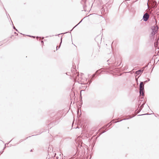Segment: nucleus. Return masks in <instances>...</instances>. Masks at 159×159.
<instances>
[{
  "label": "nucleus",
  "instance_id": "obj_8",
  "mask_svg": "<svg viewBox=\"0 0 159 159\" xmlns=\"http://www.w3.org/2000/svg\"><path fill=\"white\" fill-rule=\"evenodd\" d=\"M107 130L106 129H105L104 130L102 131V129L100 128V135L102 134V133L105 132L106 131H107Z\"/></svg>",
  "mask_w": 159,
  "mask_h": 159
},
{
  "label": "nucleus",
  "instance_id": "obj_10",
  "mask_svg": "<svg viewBox=\"0 0 159 159\" xmlns=\"http://www.w3.org/2000/svg\"><path fill=\"white\" fill-rule=\"evenodd\" d=\"M144 103H143L142 105L140 107V108L139 109L141 110H142V108L143 107L144 105Z\"/></svg>",
  "mask_w": 159,
  "mask_h": 159
},
{
  "label": "nucleus",
  "instance_id": "obj_12",
  "mask_svg": "<svg viewBox=\"0 0 159 159\" xmlns=\"http://www.w3.org/2000/svg\"><path fill=\"white\" fill-rule=\"evenodd\" d=\"M149 81H150V79L149 78H148V80L144 81L143 82V83H144V84H145V83L148 82Z\"/></svg>",
  "mask_w": 159,
  "mask_h": 159
},
{
  "label": "nucleus",
  "instance_id": "obj_3",
  "mask_svg": "<svg viewBox=\"0 0 159 159\" xmlns=\"http://www.w3.org/2000/svg\"><path fill=\"white\" fill-rule=\"evenodd\" d=\"M104 11V8L103 7H102L101 9V11L102 15H100V17H102V19H103L102 21H103V22L105 23L106 22V20L105 19V18H103V16H102L103 15H104V13L103 12Z\"/></svg>",
  "mask_w": 159,
  "mask_h": 159
},
{
  "label": "nucleus",
  "instance_id": "obj_20",
  "mask_svg": "<svg viewBox=\"0 0 159 159\" xmlns=\"http://www.w3.org/2000/svg\"><path fill=\"white\" fill-rule=\"evenodd\" d=\"M138 80L136 79V81H137V84H138Z\"/></svg>",
  "mask_w": 159,
  "mask_h": 159
},
{
  "label": "nucleus",
  "instance_id": "obj_2",
  "mask_svg": "<svg viewBox=\"0 0 159 159\" xmlns=\"http://www.w3.org/2000/svg\"><path fill=\"white\" fill-rule=\"evenodd\" d=\"M152 7L153 9H155L157 6V2L155 0H152L151 2Z\"/></svg>",
  "mask_w": 159,
  "mask_h": 159
},
{
  "label": "nucleus",
  "instance_id": "obj_5",
  "mask_svg": "<svg viewBox=\"0 0 159 159\" xmlns=\"http://www.w3.org/2000/svg\"><path fill=\"white\" fill-rule=\"evenodd\" d=\"M139 90H144V84L143 82H141L140 83Z\"/></svg>",
  "mask_w": 159,
  "mask_h": 159
},
{
  "label": "nucleus",
  "instance_id": "obj_21",
  "mask_svg": "<svg viewBox=\"0 0 159 159\" xmlns=\"http://www.w3.org/2000/svg\"><path fill=\"white\" fill-rule=\"evenodd\" d=\"M141 98V99H143L144 98L143 97H142Z\"/></svg>",
  "mask_w": 159,
  "mask_h": 159
},
{
  "label": "nucleus",
  "instance_id": "obj_18",
  "mask_svg": "<svg viewBox=\"0 0 159 159\" xmlns=\"http://www.w3.org/2000/svg\"><path fill=\"white\" fill-rule=\"evenodd\" d=\"M109 61L110 62H111V59H109L107 61Z\"/></svg>",
  "mask_w": 159,
  "mask_h": 159
},
{
  "label": "nucleus",
  "instance_id": "obj_23",
  "mask_svg": "<svg viewBox=\"0 0 159 159\" xmlns=\"http://www.w3.org/2000/svg\"><path fill=\"white\" fill-rule=\"evenodd\" d=\"M100 5L101 4V1H100Z\"/></svg>",
  "mask_w": 159,
  "mask_h": 159
},
{
  "label": "nucleus",
  "instance_id": "obj_25",
  "mask_svg": "<svg viewBox=\"0 0 159 159\" xmlns=\"http://www.w3.org/2000/svg\"><path fill=\"white\" fill-rule=\"evenodd\" d=\"M117 122L115 121V123H117Z\"/></svg>",
  "mask_w": 159,
  "mask_h": 159
},
{
  "label": "nucleus",
  "instance_id": "obj_11",
  "mask_svg": "<svg viewBox=\"0 0 159 159\" xmlns=\"http://www.w3.org/2000/svg\"><path fill=\"white\" fill-rule=\"evenodd\" d=\"M156 33L155 32L152 31V32L151 33V34L152 35V36H154L155 34H156Z\"/></svg>",
  "mask_w": 159,
  "mask_h": 159
},
{
  "label": "nucleus",
  "instance_id": "obj_7",
  "mask_svg": "<svg viewBox=\"0 0 159 159\" xmlns=\"http://www.w3.org/2000/svg\"><path fill=\"white\" fill-rule=\"evenodd\" d=\"M139 94L140 96H144V90L141 91L139 90Z\"/></svg>",
  "mask_w": 159,
  "mask_h": 159
},
{
  "label": "nucleus",
  "instance_id": "obj_6",
  "mask_svg": "<svg viewBox=\"0 0 159 159\" xmlns=\"http://www.w3.org/2000/svg\"><path fill=\"white\" fill-rule=\"evenodd\" d=\"M152 31H153L157 33V32L158 27L157 26H153L152 27Z\"/></svg>",
  "mask_w": 159,
  "mask_h": 159
},
{
  "label": "nucleus",
  "instance_id": "obj_15",
  "mask_svg": "<svg viewBox=\"0 0 159 159\" xmlns=\"http://www.w3.org/2000/svg\"><path fill=\"white\" fill-rule=\"evenodd\" d=\"M143 101V100H140L139 101V106H138V107H139V106L140 105L141 102H142Z\"/></svg>",
  "mask_w": 159,
  "mask_h": 159
},
{
  "label": "nucleus",
  "instance_id": "obj_4",
  "mask_svg": "<svg viewBox=\"0 0 159 159\" xmlns=\"http://www.w3.org/2000/svg\"><path fill=\"white\" fill-rule=\"evenodd\" d=\"M146 67H147V66H145V67H143V70H138L136 71V73H135L136 74L138 75L141 74L143 72V71L144 69L146 68Z\"/></svg>",
  "mask_w": 159,
  "mask_h": 159
},
{
  "label": "nucleus",
  "instance_id": "obj_24",
  "mask_svg": "<svg viewBox=\"0 0 159 159\" xmlns=\"http://www.w3.org/2000/svg\"><path fill=\"white\" fill-rule=\"evenodd\" d=\"M113 42H114V41H113V42H112V44H113Z\"/></svg>",
  "mask_w": 159,
  "mask_h": 159
},
{
  "label": "nucleus",
  "instance_id": "obj_13",
  "mask_svg": "<svg viewBox=\"0 0 159 159\" xmlns=\"http://www.w3.org/2000/svg\"><path fill=\"white\" fill-rule=\"evenodd\" d=\"M151 114H152L146 113V114H142V115H138V116H142V115H150Z\"/></svg>",
  "mask_w": 159,
  "mask_h": 159
},
{
  "label": "nucleus",
  "instance_id": "obj_22",
  "mask_svg": "<svg viewBox=\"0 0 159 159\" xmlns=\"http://www.w3.org/2000/svg\"><path fill=\"white\" fill-rule=\"evenodd\" d=\"M101 69H100V72H101V71H101Z\"/></svg>",
  "mask_w": 159,
  "mask_h": 159
},
{
  "label": "nucleus",
  "instance_id": "obj_1",
  "mask_svg": "<svg viewBox=\"0 0 159 159\" xmlns=\"http://www.w3.org/2000/svg\"><path fill=\"white\" fill-rule=\"evenodd\" d=\"M149 18V14L148 13H146L143 15V19L144 21H146L148 20Z\"/></svg>",
  "mask_w": 159,
  "mask_h": 159
},
{
  "label": "nucleus",
  "instance_id": "obj_26",
  "mask_svg": "<svg viewBox=\"0 0 159 159\" xmlns=\"http://www.w3.org/2000/svg\"><path fill=\"white\" fill-rule=\"evenodd\" d=\"M56 48H57V46H56Z\"/></svg>",
  "mask_w": 159,
  "mask_h": 159
},
{
  "label": "nucleus",
  "instance_id": "obj_9",
  "mask_svg": "<svg viewBox=\"0 0 159 159\" xmlns=\"http://www.w3.org/2000/svg\"><path fill=\"white\" fill-rule=\"evenodd\" d=\"M158 41H156L154 43V45L155 48L157 47L158 46Z\"/></svg>",
  "mask_w": 159,
  "mask_h": 159
},
{
  "label": "nucleus",
  "instance_id": "obj_16",
  "mask_svg": "<svg viewBox=\"0 0 159 159\" xmlns=\"http://www.w3.org/2000/svg\"><path fill=\"white\" fill-rule=\"evenodd\" d=\"M107 126V125L106 126H105V127H103V129H105V127H106Z\"/></svg>",
  "mask_w": 159,
  "mask_h": 159
},
{
  "label": "nucleus",
  "instance_id": "obj_19",
  "mask_svg": "<svg viewBox=\"0 0 159 159\" xmlns=\"http://www.w3.org/2000/svg\"><path fill=\"white\" fill-rule=\"evenodd\" d=\"M135 116V115H134V116H133L131 117H130V118H132V117H134Z\"/></svg>",
  "mask_w": 159,
  "mask_h": 159
},
{
  "label": "nucleus",
  "instance_id": "obj_17",
  "mask_svg": "<svg viewBox=\"0 0 159 159\" xmlns=\"http://www.w3.org/2000/svg\"><path fill=\"white\" fill-rule=\"evenodd\" d=\"M103 39V36H102V38H101V41H102V40Z\"/></svg>",
  "mask_w": 159,
  "mask_h": 159
},
{
  "label": "nucleus",
  "instance_id": "obj_14",
  "mask_svg": "<svg viewBox=\"0 0 159 159\" xmlns=\"http://www.w3.org/2000/svg\"><path fill=\"white\" fill-rule=\"evenodd\" d=\"M141 111V110L140 109H139L138 111H137V110H136L135 111H136V113L138 114Z\"/></svg>",
  "mask_w": 159,
  "mask_h": 159
}]
</instances>
